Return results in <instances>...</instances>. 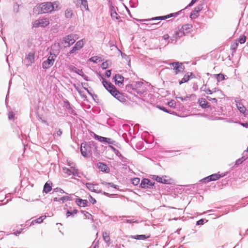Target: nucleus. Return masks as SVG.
Instances as JSON below:
<instances>
[{
    "instance_id": "obj_1",
    "label": "nucleus",
    "mask_w": 248,
    "mask_h": 248,
    "mask_svg": "<svg viewBox=\"0 0 248 248\" xmlns=\"http://www.w3.org/2000/svg\"><path fill=\"white\" fill-rule=\"evenodd\" d=\"M60 9L58 1L45 2L37 5L35 8L38 14L50 13L53 11L59 10Z\"/></svg>"
},
{
    "instance_id": "obj_2",
    "label": "nucleus",
    "mask_w": 248,
    "mask_h": 248,
    "mask_svg": "<svg viewBox=\"0 0 248 248\" xmlns=\"http://www.w3.org/2000/svg\"><path fill=\"white\" fill-rule=\"evenodd\" d=\"M84 39H81L78 41L72 48L71 50L67 53V56H70L72 54H77L78 51L83 47L84 45Z\"/></svg>"
},
{
    "instance_id": "obj_3",
    "label": "nucleus",
    "mask_w": 248,
    "mask_h": 248,
    "mask_svg": "<svg viewBox=\"0 0 248 248\" xmlns=\"http://www.w3.org/2000/svg\"><path fill=\"white\" fill-rule=\"evenodd\" d=\"M56 55L50 52V56L47 59L43 62L42 66L44 69H47L53 65L55 60Z\"/></svg>"
},
{
    "instance_id": "obj_4",
    "label": "nucleus",
    "mask_w": 248,
    "mask_h": 248,
    "mask_svg": "<svg viewBox=\"0 0 248 248\" xmlns=\"http://www.w3.org/2000/svg\"><path fill=\"white\" fill-rule=\"evenodd\" d=\"M49 24V19L47 18H40L35 20L33 24L35 28L45 27Z\"/></svg>"
},
{
    "instance_id": "obj_5",
    "label": "nucleus",
    "mask_w": 248,
    "mask_h": 248,
    "mask_svg": "<svg viewBox=\"0 0 248 248\" xmlns=\"http://www.w3.org/2000/svg\"><path fill=\"white\" fill-rule=\"evenodd\" d=\"M192 25L191 24H186L183 25L182 27V31H179L176 32L175 35L178 37H182L185 35V33H187L190 32L192 28Z\"/></svg>"
},
{
    "instance_id": "obj_6",
    "label": "nucleus",
    "mask_w": 248,
    "mask_h": 248,
    "mask_svg": "<svg viewBox=\"0 0 248 248\" xmlns=\"http://www.w3.org/2000/svg\"><path fill=\"white\" fill-rule=\"evenodd\" d=\"M80 151L83 156H89L91 154V147L86 143H82L80 147Z\"/></svg>"
},
{
    "instance_id": "obj_7",
    "label": "nucleus",
    "mask_w": 248,
    "mask_h": 248,
    "mask_svg": "<svg viewBox=\"0 0 248 248\" xmlns=\"http://www.w3.org/2000/svg\"><path fill=\"white\" fill-rule=\"evenodd\" d=\"M74 2L76 5L79 6L82 11H89V7L87 0H75Z\"/></svg>"
},
{
    "instance_id": "obj_8",
    "label": "nucleus",
    "mask_w": 248,
    "mask_h": 248,
    "mask_svg": "<svg viewBox=\"0 0 248 248\" xmlns=\"http://www.w3.org/2000/svg\"><path fill=\"white\" fill-rule=\"evenodd\" d=\"M173 66V70L176 74L180 72H182L184 69V67L182 63L179 62H174L171 63Z\"/></svg>"
},
{
    "instance_id": "obj_9",
    "label": "nucleus",
    "mask_w": 248,
    "mask_h": 248,
    "mask_svg": "<svg viewBox=\"0 0 248 248\" xmlns=\"http://www.w3.org/2000/svg\"><path fill=\"white\" fill-rule=\"evenodd\" d=\"M221 177V176L220 174L217 173H215L204 178V179H202L201 181H203L205 183H207L210 181L218 180Z\"/></svg>"
},
{
    "instance_id": "obj_10",
    "label": "nucleus",
    "mask_w": 248,
    "mask_h": 248,
    "mask_svg": "<svg viewBox=\"0 0 248 248\" xmlns=\"http://www.w3.org/2000/svg\"><path fill=\"white\" fill-rule=\"evenodd\" d=\"M178 14H179L178 13H171V14H169L167 16H157V17H153L152 18H151L150 19H144L143 20L144 21H149L151 20H165V19H168L169 18H170L171 17L176 16Z\"/></svg>"
},
{
    "instance_id": "obj_11",
    "label": "nucleus",
    "mask_w": 248,
    "mask_h": 248,
    "mask_svg": "<svg viewBox=\"0 0 248 248\" xmlns=\"http://www.w3.org/2000/svg\"><path fill=\"white\" fill-rule=\"evenodd\" d=\"M112 95L122 103L126 102L125 95L123 93H120L118 90H117L116 91L112 94Z\"/></svg>"
},
{
    "instance_id": "obj_12",
    "label": "nucleus",
    "mask_w": 248,
    "mask_h": 248,
    "mask_svg": "<svg viewBox=\"0 0 248 248\" xmlns=\"http://www.w3.org/2000/svg\"><path fill=\"white\" fill-rule=\"evenodd\" d=\"M202 5H198L191 13L190 17L191 19H195L198 17L199 15V13L202 10Z\"/></svg>"
},
{
    "instance_id": "obj_13",
    "label": "nucleus",
    "mask_w": 248,
    "mask_h": 248,
    "mask_svg": "<svg viewBox=\"0 0 248 248\" xmlns=\"http://www.w3.org/2000/svg\"><path fill=\"white\" fill-rule=\"evenodd\" d=\"M65 46H70L75 42V40L72 35L66 36L64 38Z\"/></svg>"
},
{
    "instance_id": "obj_14",
    "label": "nucleus",
    "mask_w": 248,
    "mask_h": 248,
    "mask_svg": "<svg viewBox=\"0 0 248 248\" xmlns=\"http://www.w3.org/2000/svg\"><path fill=\"white\" fill-rule=\"evenodd\" d=\"M94 138L102 142H105L111 144H113L114 142V141L111 139L101 137L96 134H94Z\"/></svg>"
},
{
    "instance_id": "obj_15",
    "label": "nucleus",
    "mask_w": 248,
    "mask_h": 248,
    "mask_svg": "<svg viewBox=\"0 0 248 248\" xmlns=\"http://www.w3.org/2000/svg\"><path fill=\"white\" fill-rule=\"evenodd\" d=\"M205 92L207 94H212L213 93H217L216 97L218 98H223L224 97V94L220 90H215L214 91H212L209 89H208L205 90Z\"/></svg>"
},
{
    "instance_id": "obj_16",
    "label": "nucleus",
    "mask_w": 248,
    "mask_h": 248,
    "mask_svg": "<svg viewBox=\"0 0 248 248\" xmlns=\"http://www.w3.org/2000/svg\"><path fill=\"white\" fill-rule=\"evenodd\" d=\"M140 186L142 188H149L150 186H153V184L151 182L150 180L145 178L141 181Z\"/></svg>"
},
{
    "instance_id": "obj_17",
    "label": "nucleus",
    "mask_w": 248,
    "mask_h": 248,
    "mask_svg": "<svg viewBox=\"0 0 248 248\" xmlns=\"http://www.w3.org/2000/svg\"><path fill=\"white\" fill-rule=\"evenodd\" d=\"M97 166L98 169L102 171H104L107 173H108L109 171V168L107 166V165L103 163L99 162L98 163Z\"/></svg>"
},
{
    "instance_id": "obj_18",
    "label": "nucleus",
    "mask_w": 248,
    "mask_h": 248,
    "mask_svg": "<svg viewBox=\"0 0 248 248\" xmlns=\"http://www.w3.org/2000/svg\"><path fill=\"white\" fill-rule=\"evenodd\" d=\"M76 202L77 204L81 207H86L88 205V202L86 200H82L81 199H77Z\"/></svg>"
},
{
    "instance_id": "obj_19",
    "label": "nucleus",
    "mask_w": 248,
    "mask_h": 248,
    "mask_svg": "<svg viewBox=\"0 0 248 248\" xmlns=\"http://www.w3.org/2000/svg\"><path fill=\"white\" fill-rule=\"evenodd\" d=\"M114 78L116 84H122L124 80V78L119 74L116 75Z\"/></svg>"
},
{
    "instance_id": "obj_20",
    "label": "nucleus",
    "mask_w": 248,
    "mask_h": 248,
    "mask_svg": "<svg viewBox=\"0 0 248 248\" xmlns=\"http://www.w3.org/2000/svg\"><path fill=\"white\" fill-rule=\"evenodd\" d=\"M200 105L203 108H208L210 107L208 105V102L204 98H201L198 101Z\"/></svg>"
},
{
    "instance_id": "obj_21",
    "label": "nucleus",
    "mask_w": 248,
    "mask_h": 248,
    "mask_svg": "<svg viewBox=\"0 0 248 248\" xmlns=\"http://www.w3.org/2000/svg\"><path fill=\"white\" fill-rule=\"evenodd\" d=\"M192 75V73H187V74H186L184 76L183 78L182 79L181 81H180L179 82V84H181L183 83H185V82L188 81L189 80L190 77Z\"/></svg>"
},
{
    "instance_id": "obj_22",
    "label": "nucleus",
    "mask_w": 248,
    "mask_h": 248,
    "mask_svg": "<svg viewBox=\"0 0 248 248\" xmlns=\"http://www.w3.org/2000/svg\"><path fill=\"white\" fill-rule=\"evenodd\" d=\"M150 237V235H137L135 236H132V238L135 239H139V240H145L146 239L149 238Z\"/></svg>"
},
{
    "instance_id": "obj_23",
    "label": "nucleus",
    "mask_w": 248,
    "mask_h": 248,
    "mask_svg": "<svg viewBox=\"0 0 248 248\" xmlns=\"http://www.w3.org/2000/svg\"><path fill=\"white\" fill-rule=\"evenodd\" d=\"M238 40H235L232 43L231 45V49L232 51V53H235L238 47Z\"/></svg>"
},
{
    "instance_id": "obj_24",
    "label": "nucleus",
    "mask_w": 248,
    "mask_h": 248,
    "mask_svg": "<svg viewBox=\"0 0 248 248\" xmlns=\"http://www.w3.org/2000/svg\"><path fill=\"white\" fill-rule=\"evenodd\" d=\"M52 189L51 184L46 183L44 186L43 191L46 193L50 192Z\"/></svg>"
},
{
    "instance_id": "obj_25",
    "label": "nucleus",
    "mask_w": 248,
    "mask_h": 248,
    "mask_svg": "<svg viewBox=\"0 0 248 248\" xmlns=\"http://www.w3.org/2000/svg\"><path fill=\"white\" fill-rule=\"evenodd\" d=\"M103 237L106 242H109L110 241L109 232H103Z\"/></svg>"
},
{
    "instance_id": "obj_26",
    "label": "nucleus",
    "mask_w": 248,
    "mask_h": 248,
    "mask_svg": "<svg viewBox=\"0 0 248 248\" xmlns=\"http://www.w3.org/2000/svg\"><path fill=\"white\" fill-rule=\"evenodd\" d=\"M155 180L157 182L162 183L164 184H168L169 180L164 178L163 177H160L159 176H156L155 178Z\"/></svg>"
},
{
    "instance_id": "obj_27",
    "label": "nucleus",
    "mask_w": 248,
    "mask_h": 248,
    "mask_svg": "<svg viewBox=\"0 0 248 248\" xmlns=\"http://www.w3.org/2000/svg\"><path fill=\"white\" fill-rule=\"evenodd\" d=\"M102 84L106 89L108 88L112 84L110 82L107 81L104 78H102Z\"/></svg>"
},
{
    "instance_id": "obj_28",
    "label": "nucleus",
    "mask_w": 248,
    "mask_h": 248,
    "mask_svg": "<svg viewBox=\"0 0 248 248\" xmlns=\"http://www.w3.org/2000/svg\"><path fill=\"white\" fill-rule=\"evenodd\" d=\"M106 90L112 95L117 89L113 84H112L111 86H110Z\"/></svg>"
},
{
    "instance_id": "obj_29",
    "label": "nucleus",
    "mask_w": 248,
    "mask_h": 248,
    "mask_svg": "<svg viewBox=\"0 0 248 248\" xmlns=\"http://www.w3.org/2000/svg\"><path fill=\"white\" fill-rule=\"evenodd\" d=\"M65 15L67 18H71L73 15V11L71 9H67L65 11Z\"/></svg>"
},
{
    "instance_id": "obj_30",
    "label": "nucleus",
    "mask_w": 248,
    "mask_h": 248,
    "mask_svg": "<svg viewBox=\"0 0 248 248\" xmlns=\"http://www.w3.org/2000/svg\"><path fill=\"white\" fill-rule=\"evenodd\" d=\"M27 60L29 61L30 63H32L34 60V55L33 53H29L27 57Z\"/></svg>"
},
{
    "instance_id": "obj_31",
    "label": "nucleus",
    "mask_w": 248,
    "mask_h": 248,
    "mask_svg": "<svg viewBox=\"0 0 248 248\" xmlns=\"http://www.w3.org/2000/svg\"><path fill=\"white\" fill-rule=\"evenodd\" d=\"M215 77H216V78L217 79V80L218 82L222 81V80H224V79H225L224 75H223L222 74H216V75H215Z\"/></svg>"
},
{
    "instance_id": "obj_32",
    "label": "nucleus",
    "mask_w": 248,
    "mask_h": 248,
    "mask_svg": "<svg viewBox=\"0 0 248 248\" xmlns=\"http://www.w3.org/2000/svg\"><path fill=\"white\" fill-rule=\"evenodd\" d=\"M46 218V216H42L37 219H36L35 220H33L32 221V223L34 224V223H40L41 222H43V221L44 220V219Z\"/></svg>"
},
{
    "instance_id": "obj_33",
    "label": "nucleus",
    "mask_w": 248,
    "mask_h": 248,
    "mask_svg": "<svg viewBox=\"0 0 248 248\" xmlns=\"http://www.w3.org/2000/svg\"><path fill=\"white\" fill-rule=\"evenodd\" d=\"M90 61L91 62L97 63L98 62H100L101 61V60L99 57L94 56L91 58L90 59Z\"/></svg>"
},
{
    "instance_id": "obj_34",
    "label": "nucleus",
    "mask_w": 248,
    "mask_h": 248,
    "mask_svg": "<svg viewBox=\"0 0 248 248\" xmlns=\"http://www.w3.org/2000/svg\"><path fill=\"white\" fill-rule=\"evenodd\" d=\"M237 108L238 109H239V110L243 113H245V112H246V108L242 104H239V105H237Z\"/></svg>"
},
{
    "instance_id": "obj_35",
    "label": "nucleus",
    "mask_w": 248,
    "mask_h": 248,
    "mask_svg": "<svg viewBox=\"0 0 248 248\" xmlns=\"http://www.w3.org/2000/svg\"><path fill=\"white\" fill-rule=\"evenodd\" d=\"M111 17L113 19H119L120 17L116 11H113L111 13Z\"/></svg>"
},
{
    "instance_id": "obj_36",
    "label": "nucleus",
    "mask_w": 248,
    "mask_h": 248,
    "mask_svg": "<svg viewBox=\"0 0 248 248\" xmlns=\"http://www.w3.org/2000/svg\"><path fill=\"white\" fill-rule=\"evenodd\" d=\"M86 186L90 190L92 191H94L95 190L94 189V186L92 184L87 183L86 184Z\"/></svg>"
},
{
    "instance_id": "obj_37",
    "label": "nucleus",
    "mask_w": 248,
    "mask_h": 248,
    "mask_svg": "<svg viewBox=\"0 0 248 248\" xmlns=\"http://www.w3.org/2000/svg\"><path fill=\"white\" fill-rule=\"evenodd\" d=\"M140 182V179L139 178H134L132 180V184L135 185L137 186L138 185Z\"/></svg>"
},
{
    "instance_id": "obj_38",
    "label": "nucleus",
    "mask_w": 248,
    "mask_h": 248,
    "mask_svg": "<svg viewBox=\"0 0 248 248\" xmlns=\"http://www.w3.org/2000/svg\"><path fill=\"white\" fill-rule=\"evenodd\" d=\"M246 41V36L242 35L239 38V41H238V42H239L241 44H242L245 43Z\"/></svg>"
},
{
    "instance_id": "obj_39",
    "label": "nucleus",
    "mask_w": 248,
    "mask_h": 248,
    "mask_svg": "<svg viewBox=\"0 0 248 248\" xmlns=\"http://www.w3.org/2000/svg\"><path fill=\"white\" fill-rule=\"evenodd\" d=\"M63 171L64 173L68 174V175H70L71 174H73V172L71 170H70L69 169L66 168H63Z\"/></svg>"
},
{
    "instance_id": "obj_40",
    "label": "nucleus",
    "mask_w": 248,
    "mask_h": 248,
    "mask_svg": "<svg viewBox=\"0 0 248 248\" xmlns=\"http://www.w3.org/2000/svg\"><path fill=\"white\" fill-rule=\"evenodd\" d=\"M108 65L109 62L108 61H107L102 63L101 66L103 69H107L108 67Z\"/></svg>"
},
{
    "instance_id": "obj_41",
    "label": "nucleus",
    "mask_w": 248,
    "mask_h": 248,
    "mask_svg": "<svg viewBox=\"0 0 248 248\" xmlns=\"http://www.w3.org/2000/svg\"><path fill=\"white\" fill-rule=\"evenodd\" d=\"M107 187L111 186L114 188H116V186L112 183H103Z\"/></svg>"
},
{
    "instance_id": "obj_42",
    "label": "nucleus",
    "mask_w": 248,
    "mask_h": 248,
    "mask_svg": "<svg viewBox=\"0 0 248 248\" xmlns=\"http://www.w3.org/2000/svg\"><path fill=\"white\" fill-rule=\"evenodd\" d=\"M68 69L70 71L76 72V69H77L75 66L74 65H70L69 66Z\"/></svg>"
},
{
    "instance_id": "obj_43",
    "label": "nucleus",
    "mask_w": 248,
    "mask_h": 248,
    "mask_svg": "<svg viewBox=\"0 0 248 248\" xmlns=\"http://www.w3.org/2000/svg\"><path fill=\"white\" fill-rule=\"evenodd\" d=\"M75 73H77L78 74L81 76H83L84 75V73L82 70L81 69L80 70L77 69Z\"/></svg>"
},
{
    "instance_id": "obj_44",
    "label": "nucleus",
    "mask_w": 248,
    "mask_h": 248,
    "mask_svg": "<svg viewBox=\"0 0 248 248\" xmlns=\"http://www.w3.org/2000/svg\"><path fill=\"white\" fill-rule=\"evenodd\" d=\"M125 222L128 223H138L139 221L137 220H135L134 219H126L125 221Z\"/></svg>"
},
{
    "instance_id": "obj_45",
    "label": "nucleus",
    "mask_w": 248,
    "mask_h": 248,
    "mask_svg": "<svg viewBox=\"0 0 248 248\" xmlns=\"http://www.w3.org/2000/svg\"><path fill=\"white\" fill-rule=\"evenodd\" d=\"M89 200L93 204H94L96 202V201L95 200V199L93 198V197H92L91 195L89 196Z\"/></svg>"
},
{
    "instance_id": "obj_46",
    "label": "nucleus",
    "mask_w": 248,
    "mask_h": 248,
    "mask_svg": "<svg viewBox=\"0 0 248 248\" xmlns=\"http://www.w3.org/2000/svg\"><path fill=\"white\" fill-rule=\"evenodd\" d=\"M206 98L209 101L213 100L215 102L216 104H217V100L216 98H212L210 96H207L206 97Z\"/></svg>"
},
{
    "instance_id": "obj_47",
    "label": "nucleus",
    "mask_w": 248,
    "mask_h": 248,
    "mask_svg": "<svg viewBox=\"0 0 248 248\" xmlns=\"http://www.w3.org/2000/svg\"><path fill=\"white\" fill-rule=\"evenodd\" d=\"M14 114L12 112H10L8 113V118L10 120H12L13 119H14Z\"/></svg>"
},
{
    "instance_id": "obj_48",
    "label": "nucleus",
    "mask_w": 248,
    "mask_h": 248,
    "mask_svg": "<svg viewBox=\"0 0 248 248\" xmlns=\"http://www.w3.org/2000/svg\"><path fill=\"white\" fill-rule=\"evenodd\" d=\"M105 75L107 77H109L111 75V71L110 70H107L106 72V73H105Z\"/></svg>"
},
{
    "instance_id": "obj_49",
    "label": "nucleus",
    "mask_w": 248,
    "mask_h": 248,
    "mask_svg": "<svg viewBox=\"0 0 248 248\" xmlns=\"http://www.w3.org/2000/svg\"><path fill=\"white\" fill-rule=\"evenodd\" d=\"M242 162H243V160H241L240 159H239L236 161L235 164H236V165H240V164H241L242 163Z\"/></svg>"
},
{
    "instance_id": "obj_50",
    "label": "nucleus",
    "mask_w": 248,
    "mask_h": 248,
    "mask_svg": "<svg viewBox=\"0 0 248 248\" xmlns=\"http://www.w3.org/2000/svg\"><path fill=\"white\" fill-rule=\"evenodd\" d=\"M62 131L61 130V129H59L57 131V134L58 136H60L62 135Z\"/></svg>"
},
{
    "instance_id": "obj_51",
    "label": "nucleus",
    "mask_w": 248,
    "mask_h": 248,
    "mask_svg": "<svg viewBox=\"0 0 248 248\" xmlns=\"http://www.w3.org/2000/svg\"><path fill=\"white\" fill-rule=\"evenodd\" d=\"M203 220L202 219H200L197 222V224L201 225L203 224Z\"/></svg>"
},
{
    "instance_id": "obj_52",
    "label": "nucleus",
    "mask_w": 248,
    "mask_h": 248,
    "mask_svg": "<svg viewBox=\"0 0 248 248\" xmlns=\"http://www.w3.org/2000/svg\"><path fill=\"white\" fill-rule=\"evenodd\" d=\"M197 0H192L191 2L189 4V6H191L194 3H195Z\"/></svg>"
},
{
    "instance_id": "obj_53",
    "label": "nucleus",
    "mask_w": 248,
    "mask_h": 248,
    "mask_svg": "<svg viewBox=\"0 0 248 248\" xmlns=\"http://www.w3.org/2000/svg\"><path fill=\"white\" fill-rule=\"evenodd\" d=\"M241 125L244 127H248V123H242Z\"/></svg>"
},
{
    "instance_id": "obj_54",
    "label": "nucleus",
    "mask_w": 248,
    "mask_h": 248,
    "mask_svg": "<svg viewBox=\"0 0 248 248\" xmlns=\"http://www.w3.org/2000/svg\"><path fill=\"white\" fill-rule=\"evenodd\" d=\"M164 39H168L169 38V36L168 34H165L163 36Z\"/></svg>"
},
{
    "instance_id": "obj_55",
    "label": "nucleus",
    "mask_w": 248,
    "mask_h": 248,
    "mask_svg": "<svg viewBox=\"0 0 248 248\" xmlns=\"http://www.w3.org/2000/svg\"><path fill=\"white\" fill-rule=\"evenodd\" d=\"M71 211L72 212V214H76L78 213V210L77 209H73Z\"/></svg>"
},
{
    "instance_id": "obj_56",
    "label": "nucleus",
    "mask_w": 248,
    "mask_h": 248,
    "mask_svg": "<svg viewBox=\"0 0 248 248\" xmlns=\"http://www.w3.org/2000/svg\"><path fill=\"white\" fill-rule=\"evenodd\" d=\"M72 211H68L67 212V217L69 216L70 215H72Z\"/></svg>"
},
{
    "instance_id": "obj_57",
    "label": "nucleus",
    "mask_w": 248,
    "mask_h": 248,
    "mask_svg": "<svg viewBox=\"0 0 248 248\" xmlns=\"http://www.w3.org/2000/svg\"><path fill=\"white\" fill-rule=\"evenodd\" d=\"M62 199V200H65V199L68 200V198H67V197H62V199Z\"/></svg>"
},
{
    "instance_id": "obj_58",
    "label": "nucleus",
    "mask_w": 248,
    "mask_h": 248,
    "mask_svg": "<svg viewBox=\"0 0 248 248\" xmlns=\"http://www.w3.org/2000/svg\"><path fill=\"white\" fill-rule=\"evenodd\" d=\"M162 109L165 112H168L167 110L165 108H163Z\"/></svg>"
},
{
    "instance_id": "obj_59",
    "label": "nucleus",
    "mask_w": 248,
    "mask_h": 248,
    "mask_svg": "<svg viewBox=\"0 0 248 248\" xmlns=\"http://www.w3.org/2000/svg\"><path fill=\"white\" fill-rule=\"evenodd\" d=\"M171 102H169L168 104L170 106H171V104H170Z\"/></svg>"
},
{
    "instance_id": "obj_60",
    "label": "nucleus",
    "mask_w": 248,
    "mask_h": 248,
    "mask_svg": "<svg viewBox=\"0 0 248 248\" xmlns=\"http://www.w3.org/2000/svg\"><path fill=\"white\" fill-rule=\"evenodd\" d=\"M171 102H169L168 104L170 106H171V104H170Z\"/></svg>"
}]
</instances>
